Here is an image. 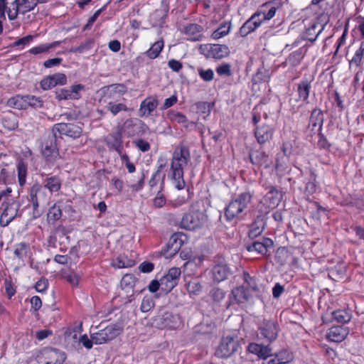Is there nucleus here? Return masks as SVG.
<instances>
[{
  "label": "nucleus",
  "instance_id": "57",
  "mask_svg": "<svg viewBox=\"0 0 364 364\" xmlns=\"http://www.w3.org/2000/svg\"><path fill=\"white\" fill-rule=\"evenodd\" d=\"M65 279L73 287H77L80 280L79 275L70 273L65 276Z\"/></svg>",
  "mask_w": 364,
  "mask_h": 364
},
{
  "label": "nucleus",
  "instance_id": "27",
  "mask_svg": "<svg viewBox=\"0 0 364 364\" xmlns=\"http://www.w3.org/2000/svg\"><path fill=\"white\" fill-rule=\"evenodd\" d=\"M230 273L229 268L225 264H217L212 270L213 279L217 282L225 280Z\"/></svg>",
  "mask_w": 364,
  "mask_h": 364
},
{
  "label": "nucleus",
  "instance_id": "8",
  "mask_svg": "<svg viewBox=\"0 0 364 364\" xmlns=\"http://www.w3.org/2000/svg\"><path fill=\"white\" fill-rule=\"evenodd\" d=\"M44 187L38 184H35L32 186L30 191V198L33 207V218H36L40 216L38 211L39 203L46 200V192Z\"/></svg>",
  "mask_w": 364,
  "mask_h": 364
},
{
  "label": "nucleus",
  "instance_id": "26",
  "mask_svg": "<svg viewBox=\"0 0 364 364\" xmlns=\"http://www.w3.org/2000/svg\"><path fill=\"white\" fill-rule=\"evenodd\" d=\"M167 115L170 120L181 124L186 128L192 129L196 125V122H189L187 117L180 112L171 111Z\"/></svg>",
  "mask_w": 364,
  "mask_h": 364
},
{
  "label": "nucleus",
  "instance_id": "37",
  "mask_svg": "<svg viewBox=\"0 0 364 364\" xmlns=\"http://www.w3.org/2000/svg\"><path fill=\"white\" fill-rule=\"evenodd\" d=\"M62 216V209L60 203L58 202L55 203L52 207L49 208L47 214L48 220L49 222L54 223L59 220Z\"/></svg>",
  "mask_w": 364,
  "mask_h": 364
},
{
  "label": "nucleus",
  "instance_id": "33",
  "mask_svg": "<svg viewBox=\"0 0 364 364\" xmlns=\"http://www.w3.org/2000/svg\"><path fill=\"white\" fill-rule=\"evenodd\" d=\"M173 318L170 312H165L164 314L156 316L155 318L156 325L161 328H171V319Z\"/></svg>",
  "mask_w": 364,
  "mask_h": 364
},
{
  "label": "nucleus",
  "instance_id": "61",
  "mask_svg": "<svg viewBox=\"0 0 364 364\" xmlns=\"http://www.w3.org/2000/svg\"><path fill=\"white\" fill-rule=\"evenodd\" d=\"M154 265L153 263L144 262L139 265V269L141 272L149 273L154 269Z\"/></svg>",
  "mask_w": 364,
  "mask_h": 364
},
{
  "label": "nucleus",
  "instance_id": "9",
  "mask_svg": "<svg viewBox=\"0 0 364 364\" xmlns=\"http://www.w3.org/2000/svg\"><path fill=\"white\" fill-rule=\"evenodd\" d=\"M358 30L364 38V23L358 26ZM364 60V42L360 43L359 48L355 51L351 60H349V67L351 70H362Z\"/></svg>",
  "mask_w": 364,
  "mask_h": 364
},
{
  "label": "nucleus",
  "instance_id": "55",
  "mask_svg": "<svg viewBox=\"0 0 364 364\" xmlns=\"http://www.w3.org/2000/svg\"><path fill=\"white\" fill-rule=\"evenodd\" d=\"M79 341L87 349L92 348L93 344H95L94 343V341L92 340V338L91 337H90V338H89L88 336L86 334H84V335L81 336L80 338Z\"/></svg>",
  "mask_w": 364,
  "mask_h": 364
},
{
  "label": "nucleus",
  "instance_id": "41",
  "mask_svg": "<svg viewBox=\"0 0 364 364\" xmlns=\"http://www.w3.org/2000/svg\"><path fill=\"white\" fill-rule=\"evenodd\" d=\"M311 85L310 83L304 80L301 81L297 87V91L299 94V98L301 100L306 101L309 95Z\"/></svg>",
  "mask_w": 364,
  "mask_h": 364
},
{
  "label": "nucleus",
  "instance_id": "17",
  "mask_svg": "<svg viewBox=\"0 0 364 364\" xmlns=\"http://www.w3.org/2000/svg\"><path fill=\"white\" fill-rule=\"evenodd\" d=\"M42 154L48 161H53L57 158L58 153L53 136L45 141L42 146Z\"/></svg>",
  "mask_w": 364,
  "mask_h": 364
},
{
  "label": "nucleus",
  "instance_id": "35",
  "mask_svg": "<svg viewBox=\"0 0 364 364\" xmlns=\"http://www.w3.org/2000/svg\"><path fill=\"white\" fill-rule=\"evenodd\" d=\"M48 0H19L20 12L25 14L33 9L38 4L46 2Z\"/></svg>",
  "mask_w": 364,
  "mask_h": 364
},
{
  "label": "nucleus",
  "instance_id": "52",
  "mask_svg": "<svg viewBox=\"0 0 364 364\" xmlns=\"http://www.w3.org/2000/svg\"><path fill=\"white\" fill-rule=\"evenodd\" d=\"M18 176L19 183L23 185L25 183L26 176V167L23 163L18 164Z\"/></svg>",
  "mask_w": 364,
  "mask_h": 364
},
{
  "label": "nucleus",
  "instance_id": "6",
  "mask_svg": "<svg viewBox=\"0 0 364 364\" xmlns=\"http://www.w3.org/2000/svg\"><path fill=\"white\" fill-rule=\"evenodd\" d=\"M5 207L0 217V225L3 227L8 225L16 216L20 204L11 199L5 201Z\"/></svg>",
  "mask_w": 364,
  "mask_h": 364
},
{
  "label": "nucleus",
  "instance_id": "40",
  "mask_svg": "<svg viewBox=\"0 0 364 364\" xmlns=\"http://www.w3.org/2000/svg\"><path fill=\"white\" fill-rule=\"evenodd\" d=\"M333 318L339 323H347L351 319V314L346 309H338L332 312Z\"/></svg>",
  "mask_w": 364,
  "mask_h": 364
},
{
  "label": "nucleus",
  "instance_id": "49",
  "mask_svg": "<svg viewBox=\"0 0 364 364\" xmlns=\"http://www.w3.org/2000/svg\"><path fill=\"white\" fill-rule=\"evenodd\" d=\"M198 74L200 77L206 82H210L213 79L214 73L212 69L203 70L198 69Z\"/></svg>",
  "mask_w": 364,
  "mask_h": 364
},
{
  "label": "nucleus",
  "instance_id": "64",
  "mask_svg": "<svg viewBox=\"0 0 364 364\" xmlns=\"http://www.w3.org/2000/svg\"><path fill=\"white\" fill-rule=\"evenodd\" d=\"M168 65L174 72H178L182 68L181 63L174 59L170 60Z\"/></svg>",
  "mask_w": 364,
  "mask_h": 364
},
{
  "label": "nucleus",
  "instance_id": "28",
  "mask_svg": "<svg viewBox=\"0 0 364 364\" xmlns=\"http://www.w3.org/2000/svg\"><path fill=\"white\" fill-rule=\"evenodd\" d=\"M127 92V87L123 84H114L105 87L106 95L112 99L120 97Z\"/></svg>",
  "mask_w": 364,
  "mask_h": 364
},
{
  "label": "nucleus",
  "instance_id": "7",
  "mask_svg": "<svg viewBox=\"0 0 364 364\" xmlns=\"http://www.w3.org/2000/svg\"><path fill=\"white\" fill-rule=\"evenodd\" d=\"M181 270L177 267L171 268L161 279V288L166 292L171 291L178 284Z\"/></svg>",
  "mask_w": 364,
  "mask_h": 364
},
{
  "label": "nucleus",
  "instance_id": "11",
  "mask_svg": "<svg viewBox=\"0 0 364 364\" xmlns=\"http://www.w3.org/2000/svg\"><path fill=\"white\" fill-rule=\"evenodd\" d=\"M245 207V200L243 196L231 201L225 208V217L228 220H232L240 214Z\"/></svg>",
  "mask_w": 364,
  "mask_h": 364
},
{
  "label": "nucleus",
  "instance_id": "32",
  "mask_svg": "<svg viewBox=\"0 0 364 364\" xmlns=\"http://www.w3.org/2000/svg\"><path fill=\"white\" fill-rule=\"evenodd\" d=\"M272 136V132L268 126L257 127L255 131V137L259 144L267 141Z\"/></svg>",
  "mask_w": 364,
  "mask_h": 364
},
{
  "label": "nucleus",
  "instance_id": "24",
  "mask_svg": "<svg viewBox=\"0 0 364 364\" xmlns=\"http://www.w3.org/2000/svg\"><path fill=\"white\" fill-rule=\"evenodd\" d=\"M230 49L225 45L213 44L210 47L209 55L216 59H221L228 56Z\"/></svg>",
  "mask_w": 364,
  "mask_h": 364
},
{
  "label": "nucleus",
  "instance_id": "58",
  "mask_svg": "<svg viewBox=\"0 0 364 364\" xmlns=\"http://www.w3.org/2000/svg\"><path fill=\"white\" fill-rule=\"evenodd\" d=\"M134 144L141 151H147L150 149L149 144L143 139H138L137 141H134Z\"/></svg>",
  "mask_w": 364,
  "mask_h": 364
},
{
  "label": "nucleus",
  "instance_id": "51",
  "mask_svg": "<svg viewBox=\"0 0 364 364\" xmlns=\"http://www.w3.org/2000/svg\"><path fill=\"white\" fill-rule=\"evenodd\" d=\"M153 306V300L149 297H144L141 301L140 309L142 312H148Z\"/></svg>",
  "mask_w": 364,
  "mask_h": 364
},
{
  "label": "nucleus",
  "instance_id": "54",
  "mask_svg": "<svg viewBox=\"0 0 364 364\" xmlns=\"http://www.w3.org/2000/svg\"><path fill=\"white\" fill-rule=\"evenodd\" d=\"M166 203V198L164 196V195L161 193V191H159L156 197L154 198L153 200V204L154 207L156 208H161L163 207Z\"/></svg>",
  "mask_w": 364,
  "mask_h": 364
},
{
  "label": "nucleus",
  "instance_id": "10",
  "mask_svg": "<svg viewBox=\"0 0 364 364\" xmlns=\"http://www.w3.org/2000/svg\"><path fill=\"white\" fill-rule=\"evenodd\" d=\"M1 10L3 12V19L6 14L9 20L16 18L20 12L19 0H0Z\"/></svg>",
  "mask_w": 364,
  "mask_h": 364
},
{
  "label": "nucleus",
  "instance_id": "47",
  "mask_svg": "<svg viewBox=\"0 0 364 364\" xmlns=\"http://www.w3.org/2000/svg\"><path fill=\"white\" fill-rule=\"evenodd\" d=\"M201 27L198 24H190L185 28V31L188 34L195 35L196 36L192 38V40H197V35L200 33Z\"/></svg>",
  "mask_w": 364,
  "mask_h": 364
},
{
  "label": "nucleus",
  "instance_id": "30",
  "mask_svg": "<svg viewBox=\"0 0 364 364\" xmlns=\"http://www.w3.org/2000/svg\"><path fill=\"white\" fill-rule=\"evenodd\" d=\"M107 144L111 145L118 153L122 149V139L120 132H114L107 137Z\"/></svg>",
  "mask_w": 364,
  "mask_h": 364
},
{
  "label": "nucleus",
  "instance_id": "42",
  "mask_svg": "<svg viewBox=\"0 0 364 364\" xmlns=\"http://www.w3.org/2000/svg\"><path fill=\"white\" fill-rule=\"evenodd\" d=\"M187 291L191 296L198 295L201 290L202 286L197 279H193L190 281L186 285Z\"/></svg>",
  "mask_w": 364,
  "mask_h": 364
},
{
  "label": "nucleus",
  "instance_id": "31",
  "mask_svg": "<svg viewBox=\"0 0 364 364\" xmlns=\"http://www.w3.org/2000/svg\"><path fill=\"white\" fill-rule=\"evenodd\" d=\"M309 122L313 128L318 127V130H320L323 123V114L321 110L314 109L311 112Z\"/></svg>",
  "mask_w": 364,
  "mask_h": 364
},
{
  "label": "nucleus",
  "instance_id": "3",
  "mask_svg": "<svg viewBox=\"0 0 364 364\" xmlns=\"http://www.w3.org/2000/svg\"><path fill=\"white\" fill-rule=\"evenodd\" d=\"M122 332V328L117 325H109L95 333H92L90 337L95 345L106 343L115 338Z\"/></svg>",
  "mask_w": 364,
  "mask_h": 364
},
{
  "label": "nucleus",
  "instance_id": "21",
  "mask_svg": "<svg viewBox=\"0 0 364 364\" xmlns=\"http://www.w3.org/2000/svg\"><path fill=\"white\" fill-rule=\"evenodd\" d=\"M282 199L281 191L272 188L264 197V203L269 208H275L279 205Z\"/></svg>",
  "mask_w": 364,
  "mask_h": 364
},
{
  "label": "nucleus",
  "instance_id": "14",
  "mask_svg": "<svg viewBox=\"0 0 364 364\" xmlns=\"http://www.w3.org/2000/svg\"><path fill=\"white\" fill-rule=\"evenodd\" d=\"M66 82L65 75L56 73L44 77L41 82V86L43 90H49L58 85H65Z\"/></svg>",
  "mask_w": 364,
  "mask_h": 364
},
{
  "label": "nucleus",
  "instance_id": "25",
  "mask_svg": "<svg viewBox=\"0 0 364 364\" xmlns=\"http://www.w3.org/2000/svg\"><path fill=\"white\" fill-rule=\"evenodd\" d=\"M232 295L239 304H244L248 301L250 291L247 287L239 286L232 290Z\"/></svg>",
  "mask_w": 364,
  "mask_h": 364
},
{
  "label": "nucleus",
  "instance_id": "2",
  "mask_svg": "<svg viewBox=\"0 0 364 364\" xmlns=\"http://www.w3.org/2000/svg\"><path fill=\"white\" fill-rule=\"evenodd\" d=\"M206 221V216L203 212L196 210L192 206L189 212L186 213L181 221L182 228L195 230L200 228Z\"/></svg>",
  "mask_w": 364,
  "mask_h": 364
},
{
  "label": "nucleus",
  "instance_id": "4",
  "mask_svg": "<svg viewBox=\"0 0 364 364\" xmlns=\"http://www.w3.org/2000/svg\"><path fill=\"white\" fill-rule=\"evenodd\" d=\"M38 364H61L65 359L64 353L52 348L43 349L36 356Z\"/></svg>",
  "mask_w": 364,
  "mask_h": 364
},
{
  "label": "nucleus",
  "instance_id": "20",
  "mask_svg": "<svg viewBox=\"0 0 364 364\" xmlns=\"http://www.w3.org/2000/svg\"><path fill=\"white\" fill-rule=\"evenodd\" d=\"M158 100L156 97L150 96L141 102L139 112L141 116L148 117L157 107Z\"/></svg>",
  "mask_w": 364,
  "mask_h": 364
},
{
  "label": "nucleus",
  "instance_id": "12",
  "mask_svg": "<svg viewBox=\"0 0 364 364\" xmlns=\"http://www.w3.org/2000/svg\"><path fill=\"white\" fill-rule=\"evenodd\" d=\"M259 329L264 338L268 340H274L277 338L278 328L277 324L272 321L264 318L258 323Z\"/></svg>",
  "mask_w": 364,
  "mask_h": 364
},
{
  "label": "nucleus",
  "instance_id": "16",
  "mask_svg": "<svg viewBox=\"0 0 364 364\" xmlns=\"http://www.w3.org/2000/svg\"><path fill=\"white\" fill-rule=\"evenodd\" d=\"M81 85H73L70 90L59 89L55 92L56 98L59 100L78 99L79 92L82 90Z\"/></svg>",
  "mask_w": 364,
  "mask_h": 364
},
{
  "label": "nucleus",
  "instance_id": "62",
  "mask_svg": "<svg viewBox=\"0 0 364 364\" xmlns=\"http://www.w3.org/2000/svg\"><path fill=\"white\" fill-rule=\"evenodd\" d=\"M49 50L47 44H41L38 46L32 48L29 51L32 54H39L46 53Z\"/></svg>",
  "mask_w": 364,
  "mask_h": 364
},
{
  "label": "nucleus",
  "instance_id": "48",
  "mask_svg": "<svg viewBox=\"0 0 364 364\" xmlns=\"http://www.w3.org/2000/svg\"><path fill=\"white\" fill-rule=\"evenodd\" d=\"M135 283V278L132 274H125L121 280L122 288L132 287Z\"/></svg>",
  "mask_w": 364,
  "mask_h": 364
},
{
  "label": "nucleus",
  "instance_id": "5",
  "mask_svg": "<svg viewBox=\"0 0 364 364\" xmlns=\"http://www.w3.org/2000/svg\"><path fill=\"white\" fill-rule=\"evenodd\" d=\"M239 344L237 340L232 336L223 338L215 352V356L225 358L231 356L238 348Z\"/></svg>",
  "mask_w": 364,
  "mask_h": 364
},
{
  "label": "nucleus",
  "instance_id": "36",
  "mask_svg": "<svg viewBox=\"0 0 364 364\" xmlns=\"http://www.w3.org/2000/svg\"><path fill=\"white\" fill-rule=\"evenodd\" d=\"M135 264L134 259H129L126 255L118 256L113 262L112 265L116 268H127L133 267Z\"/></svg>",
  "mask_w": 364,
  "mask_h": 364
},
{
  "label": "nucleus",
  "instance_id": "56",
  "mask_svg": "<svg viewBox=\"0 0 364 364\" xmlns=\"http://www.w3.org/2000/svg\"><path fill=\"white\" fill-rule=\"evenodd\" d=\"M91 43H82L79 46L73 47L70 48V52L82 53L85 50H88L91 48Z\"/></svg>",
  "mask_w": 364,
  "mask_h": 364
},
{
  "label": "nucleus",
  "instance_id": "19",
  "mask_svg": "<svg viewBox=\"0 0 364 364\" xmlns=\"http://www.w3.org/2000/svg\"><path fill=\"white\" fill-rule=\"evenodd\" d=\"M293 360V355L287 350H283L276 353L274 358L268 361L264 360L261 364H287Z\"/></svg>",
  "mask_w": 364,
  "mask_h": 364
},
{
  "label": "nucleus",
  "instance_id": "23",
  "mask_svg": "<svg viewBox=\"0 0 364 364\" xmlns=\"http://www.w3.org/2000/svg\"><path fill=\"white\" fill-rule=\"evenodd\" d=\"M277 11L276 7H272L269 11L266 14L264 11H258L252 16V21H254L253 24L255 28L259 27L262 22L264 21H268L272 18Z\"/></svg>",
  "mask_w": 364,
  "mask_h": 364
},
{
  "label": "nucleus",
  "instance_id": "43",
  "mask_svg": "<svg viewBox=\"0 0 364 364\" xmlns=\"http://www.w3.org/2000/svg\"><path fill=\"white\" fill-rule=\"evenodd\" d=\"M3 126L9 130H14L18 127V121L16 116L10 114L6 116L2 121Z\"/></svg>",
  "mask_w": 364,
  "mask_h": 364
},
{
  "label": "nucleus",
  "instance_id": "29",
  "mask_svg": "<svg viewBox=\"0 0 364 364\" xmlns=\"http://www.w3.org/2000/svg\"><path fill=\"white\" fill-rule=\"evenodd\" d=\"M43 187L50 193L58 192L61 187V180L56 176L47 177L43 181Z\"/></svg>",
  "mask_w": 364,
  "mask_h": 364
},
{
  "label": "nucleus",
  "instance_id": "18",
  "mask_svg": "<svg viewBox=\"0 0 364 364\" xmlns=\"http://www.w3.org/2000/svg\"><path fill=\"white\" fill-rule=\"evenodd\" d=\"M252 353L257 356V359L252 361L254 363L258 361L257 364H261L264 360L268 361L267 359L271 355V349L268 346L252 343Z\"/></svg>",
  "mask_w": 364,
  "mask_h": 364
},
{
  "label": "nucleus",
  "instance_id": "53",
  "mask_svg": "<svg viewBox=\"0 0 364 364\" xmlns=\"http://www.w3.org/2000/svg\"><path fill=\"white\" fill-rule=\"evenodd\" d=\"M264 229V223L262 219L258 218L255 221V227L252 225V235H258Z\"/></svg>",
  "mask_w": 364,
  "mask_h": 364
},
{
  "label": "nucleus",
  "instance_id": "34",
  "mask_svg": "<svg viewBox=\"0 0 364 364\" xmlns=\"http://www.w3.org/2000/svg\"><path fill=\"white\" fill-rule=\"evenodd\" d=\"M7 105L12 108H16L18 109H26V102L25 99V95H16L13 97H11L7 101Z\"/></svg>",
  "mask_w": 364,
  "mask_h": 364
},
{
  "label": "nucleus",
  "instance_id": "46",
  "mask_svg": "<svg viewBox=\"0 0 364 364\" xmlns=\"http://www.w3.org/2000/svg\"><path fill=\"white\" fill-rule=\"evenodd\" d=\"M25 99L26 102V109L28 107L37 108L43 106V100L41 97L33 95H25Z\"/></svg>",
  "mask_w": 364,
  "mask_h": 364
},
{
  "label": "nucleus",
  "instance_id": "13",
  "mask_svg": "<svg viewBox=\"0 0 364 364\" xmlns=\"http://www.w3.org/2000/svg\"><path fill=\"white\" fill-rule=\"evenodd\" d=\"M60 134L75 139L80 136L82 128L74 124L58 123L55 125Z\"/></svg>",
  "mask_w": 364,
  "mask_h": 364
},
{
  "label": "nucleus",
  "instance_id": "39",
  "mask_svg": "<svg viewBox=\"0 0 364 364\" xmlns=\"http://www.w3.org/2000/svg\"><path fill=\"white\" fill-rule=\"evenodd\" d=\"M231 29V24L230 22L223 23L219 28L214 31L211 35L212 38L218 40L227 36Z\"/></svg>",
  "mask_w": 364,
  "mask_h": 364
},
{
  "label": "nucleus",
  "instance_id": "44",
  "mask_svg": "<svg viewBox=\"0 0 364 364\" xmlns=\"http://www.w3.org/2000/svg\"><path fill=\"white\" fill-rule=\"evenodd\" d=\"M28 252V245L24 242H21L16 245L14 253L18 259H23L27 255Z\"/></svg>",
  "mask_w": 364,
  "mask_h": 364
},
{
  "label": "nucleus",
  "instance_id": "60",
  "mask_svg": "<svg viewBox=\"0 0 364 364\" xmlns=\"http://www.w3.org/2000/svg\"><path fill=\"white\" fill-rule=\"evenodd\" d=\"M177 102V97L176 95H172L171 97L167 98L165 100L162 107H161V109H166L171 107H172L173 105H175Z\"/></svg>",
  "mask_w": 364,
  "mask_h": 364
},
{
  "label": "nucleus",
  "instance_id": "63",
  "mask_svg": "<svg viewBox=\"0 0 364 364\" xmlns=\"http://www.w3.org/2000/svg\"><path fill=\"white\" fill-rule=\"evenodd\" d=\"M48 284V281L46 279H39L36 282L35 288H36L37 291L43 292V291H44L47 289Z\"/></svg>",
  "mask_w": 364,
  "mask_h": 364
},
{
  "label": "nucleus",
  "instance_id": "22",
  "mask_svg": "<svg viewBox=\"0 0 364 364\" xmlns=\"http://www.w3.org/2000/svg\"><path fill=\"white\" fill-rule=\"evenodd\" d=\"M272 245L273 242L271 239L263 237L261 241L256 240L252 242V251L264 255L267 254L268 248L271 247Z\"/></svg>",
  "mask_w": 364,
  "mask_h": 364
},
{
  "label": "nucleus",
  "instance_id": "15",
  "mask_svg": "<svg viewBox=\"0 0 364 364\" xmlns=\"http://www.w3.org/2000/svg\"><path fill=\"white\" fill-rule=\"evenodd\" d=\"M348 333L349 330L347 327L341 326H333L328 329L326 338L330 341L338 343L343 341Z\"/></svg>",
  "mask_w": 364,
  "mask_h": 364
},
{
  "label": "nucleus",
  "instance_id": "50",
  "mask_svg": "<svg viewBox=\"0 0 364 364\" xmlns=\"http://www.w3.org/2000/svg\"><path fill=\"white\" fill-rule=\"evenodd\" d=\"M217 73L220 76H230L231 69L230 65L228 63H223L216 68Z\"/></svg>",
  "mask_w": 364,
  "mask_h": 364
},
{
  "label": "nucleus",
  "instance_id": "59",
  "mask_svg": "<svg viewBox=\"0 0 364 364\" xmlns=\"http://www.w3.org/2000/svg\"><path fill=\"white\" fill-rule=\"evenodd\" d=\"M53 332L50 329H43L36 332V337L38 340L42 341L51 336Z\"/></svg>",
  "mask_w": 364,
  "mask_h": 364
},
{
  "label": "nucleus",
  "instance_id": "1",
  "mask_svg": "<svg viewBox=\"0 0 364 364\" xmlns=\"http://www.w3.org/2000/svg\"><path fill=\"white\" fill-rule=\"evenodd\" d=\"M191 161L189 149L184 146L176 147L172 154L168 177L173 185L178 190L183 189L186 183L183 179V169Z\"/></svg>",
  "mask_w": 364,
  "mask_h": 364
},
{
  "label": "nucleus",
  "instance_id": "38",
  "mask_svg": "<svg viewBox=\"0 0 364 364\" xmlns=\"http://www.w3.org/2000/svg\"><path fill=\"white\" fill-rule=\"evenodd\" d=\"M164 46L163 40L155 42L151 47L145 53L146 55L150 59L156 58L161 52Z\"/></svg>",
  "mask_w": 364,
  "mask_h": 364
},
{
  "label": "nucleus",
  "instance_id": "45",
  "mask_svg": "<svg viewBox=\"0 0 364 364\" xmlns=\"http://www.w3.org/2000/svg\"><path fill=\"white\" fill-rule=\"evenodd\" d=\"M107 109L113 114L116 115L121 111H127L128 107L124 103H114L113 102H108L107 105Z\"/></svg>",
  "mask_w": 364,
  "mask_h": 364
}]
</instances>
